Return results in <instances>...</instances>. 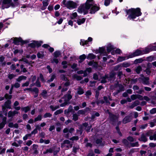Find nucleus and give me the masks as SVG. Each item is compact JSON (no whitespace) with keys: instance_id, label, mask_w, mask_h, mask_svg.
Listing matches in <instances>:
<instances>
[{"instance_id":"obj_48","label":"nucleus","mask_w":156,"mask_h":156,"mask_svg":"<svg viewBox=\"0 0 156 156\" xmlns=\"http://www.w3.org/2000/svg\"><path fill=\"white\" fill-rule=\"evenodd\" d=\"M137 94H133L131 96V98L132 100H134L137 98Z\"/></svg>"},{"instance_id":"obj_56","label":"nucleus","mask_w":156,"mask_h":156,"mask_svg":"<svg viewBox=\"0 0 156 156\" xmlns=\"http://www.w3.org/2000/svg\"><path fill=\"white\" fill-rule=\"evenodd\" d=\"M29 46L32 48H34L36 47L35 41H33V42L30 43L29 44Z\"/></svg>"},{"instance_id":"obj_44","label":"nucleus","mask_w":156,"mask_h":156,"mask_svg":"<svg viewBox=\"0 0 156 156\" xmlns=\"http://www.w3.org/2000/svg\"><path fill=\"white\" fill-rule=\"evenodd\" d=\"M35 83L37 87H41L40 82L39 81L38 79H37L36 83Z\"/></svg>"},{"instance_id":"obj_14","label":"nucleus","mask_w":156,"mask_h":156,"mask_svg":"<svg viewBox=\"0 0 156 156\" xmlns=\"http://www.w3.org/2000/svg\"><path fill=\"white\" fill-rule=\"evenodd\" d=\"M11 101L9 100L7 101L4 104V105L5 107H6V108L11 109Z\"/></svg>"},{"instance_id":"obj_35","label":"nucleus","mask_w":156,"mask_h":156,"mask_svg":"<svg viewBox=\"0 0 156 156\" xmlns=\"http://www.w3.org/2000/svg\"><path fill=\"white\" fill-rule=\"evenodd\" d=\"M143 61V59L141 58L136 59L134 61V63L135 64H137L138 63H141Z\"/></svg>"},{"instance_id":"obj_57","label":"nucleus","mask_w":156,"mask_h":156,"mask_svg":"<svg viewBox=\"0 0 156 156\" xmlns=\"http://www.w3.org/2000/svg\"><path fill=\"white\" fill-rule=\"evenodd\" d=\"M147 126V124H145L144 125H141L140 126V129H143L146 128Z\"/></svg>"},{"instance_id":"obj_25","label":"nucleus","mask_w":156,"mask_h":156,"mask_svg":"<svg viewBox=\"0 0 156 156\" xmlns=\"http://www.w3.org/2000/svg\"><path fill=\"white\" fill-rule=\"evenodd\" d=\"M95 57V56L93 54H89L87 57V58L88 59H92L94 58Z\"/></svg>"},{"instance_id":"obj_45","label":"nucleus","mask_w":156,"mask_h":156,"mask_svg":"<svg viewBox=\"0 0 156 156\" xmlns=\"http://www.w3.org/2000/svg\"><path fill=\"white\" fill-rule=\"evenodd\" d=\"M86 58V56L84 54H83L81 55H80L79 57L80 60H82L83 61Z\"/></svg>"},{"instance_id":"obj_58","label":"nucleus","mask_w":156,"mask_h":156,"mask_svg":"<svg viewBox=\"0 0 156 156\" xmlns=\"http://www.w3.org/2000/svg\"><path fill=\"white\" fill-rule=\"evenodd\" d=\"M105 102L103 100H98L96 101V103L98 105L99 104H102L104 103Z\"/></svg>"},{"instance_id":"obj_60","label":"nucleus","mask_w":156,"mask_h":156,"mask_svg":"<svg viewBox=\"0 0 156 156\" xmlns=\"http://www.w3.org/2000/svg\"><path fill=\"white\" fill-rule=\"evenodd\" d=\"M13 86L15 87L18 88L20 87V84L18 83H16L13 85Z\"/></svg>"},{"instance_id":"obj_32","label":"nucleus","mask_w":156,"mask_h":156,"mask_svg":"<svg viewBox=\"0 0 156 156\" xmlns=\"http://www.w3.org/2000/svg\"><path fill=\"white\" fill-rule=\"evenodd\" d=\"M55 77L56 76L55 74L51 75V76L50 79L48 80V82H51L52 81Z\"/></svg>"},{"instance_id":"obj_62","label":"nucleus","mask_w":156,"mask_h":156,"mask_svg":"<svg viewBox=\"0 0 156 156\" xmlns=\"http://www.w3.org/2000/svg\"><path fill=\"white\" fill-rule=\"evenodd\" d=\"M78 139V137L77 136H73L70 139V140H77Z\"/></svg>"},{"instance_id":"obj_61","label":"nucleus","mask_w":156,"mask_h":156,"mask_svg":"<svg viewBox=\"0 0 156 156\" xmlns=\"http://www.w3.org/2000/svg\"><path fill=\"white\" fill-rule=\"evenodd\" d=\"M31 136V134H27L25 136H24L23 137V140H27L28 138V136Z\"/></svg>"},{"instance_id":"obj_18","label":"nucleus","mask_w":156,"mask_h":156,"mask_svg":"<svg viewBox=\"0 0 156 156\" xmlns=\"http://www.w3.org/2000/svg\"><path fill=\"white\" fill-rule=\"evenodd\" d=\"M139 102L137 101H136L134 102L131 105L129 106V108L131 109L133 108L134 107L138 105Z\"/></svg>"},{"instance_id":"obj_37","label":"nucleus","mask_w":156,"mask_h":156,"mask_svg":"<svg viewBox=\"0 0 156 156\" xmlns=\"http://www.w3.org/2000/svg\"><path fill=\"white\" fill-rule=\"evenodd\" d=\"M149 139L151 140H156V134H154L153 135L150 136Z\"/></svg>"},{"instance_id":"obj_64","label":"nucleus","mask_w":156,"mask_h":156,"mask_svg":"<svg viewBox=\"0 0 156 156\" xmlns=\"http://www.w3.org/2000/svg\"><path fill=\"white\" fill-rule=\"evenodd\" d=\"M87 156H94V154L92 151H90Z\"/></svg>"},{"instance_id":"obj_38","label":"nucleus","mask_w":156,"mask_h":156,"mask_svg":"<svg viewBox=\"0 0 156 156\" xmlns=\"http://www.w3.org/2000/svg\"><path fill=\"white\" fill-rule=\"evenodd\" d=\"M142 68L140 66H139L136 67V72L138 74H139Z\"/></svg>"},{"instance_id":"obj_11","label":"nucleus","mask_w":156,"mask_h":156,"mask_svg":"<svg viewBox=\"0 0 156 156\" xmlns=\"http://www.w3.org/2000/svg\"><path fill=\"white\" fill-rule=\"evenodd\" d=\"M19 113L18 112L15 110L13 111H9L8 112V117H12L14 116L16 114Z\"/></svg>"},{"instance_id":"obj_23","label":"nucleus","mask_w":156,"mask_h":156,"mask_svg":"<svg viewBox=\"0 0 156 156\" xmlns=\"http://www.w3.org/2000/svg\"><path fill=\"white\" fill-rule=\"evenodd\" d=\"M85 20L86 19L84 18L81 19H79L77 20V23L78 25H80L83 23L85 22Z\"/></svg>"},{"instance_id":"obj_17","label":"nucleus","mask_w":156,"mask_h":156,"mask_svg":"<svg viewBox=\"0 0 156 156\" xmlns=\"http://www.w3.org/2000/svg\"><path fill=\"white\" fill-rule=\"evenodd\" d=\"M109 114L110 119V120L112 121H115L118 118L115 115L110 113H109Z\"/></svg>"},{"instance_id":"obj_2","label":"nucleus","mask_w":156,"mask_h":156,"mask_svg":"<svg viewBox=\"0 0 156 156\" xmlns=\"http://www.w3.org/2000/svg\"><path fill=\"white\" fill-rule=\"evenodd\" d=\"M127 13L129 14L128 17L130 19L135 18L136 16H139L141 14L140 9L137 8L136 9L131 8L129 9L127 12Z\"/></svg>"},{"instance_id":"obj_43","label":"nucleus","mask_w":156,"mask_h":156,"mask_svg":"<svg viewBox=\"0 0 156 156\" xmlns=\"http://www.w3.org/2000/svg\"><path fill=\"white\" fill-rule=\"evenodd\" d=\"M36 46L39 47L41 46V44L42 43V41L38 42L37 41H35Z\"/></svg>"},{"instance_id":"obj_13","label":"nucleus","mask_w":156,"mask_h":156,"mask_svg":"<svg viewBox=\"0 0 156 156\" xmlns=\"http://www.w3.org/2000/svg\"><path fill=\"white\" fill-rule=\"evenodd\" d=\"M90 110V108H86L85 109L81 110L78 111L77 112L78 115H83L86 112Z\"/></svg>"},{"instance_id":"obj_63","label":"nucleus","mask_w":156,"mask_h":156,"mask_svg":"<svg viewBox=\"0 0 156 156\" xmlns=\"http://www.w3.org/2000/svg\"><path fill=\"white\" fill-rule=\"evenodd\" d=\"M137 98L139 99L140 100H143V97L141 95H140L137 94Z\"/></svg>"},{"instance_id":"obj_49","label":"nucleus","mask_w":156,"mask_h":156,"mask_svg":"<svg viewBox=\"0 0 156 156\" xmlns=\"http://www.w3.org/2000/svg\"><path fill=\"white\" fill-rule=\"evenodd\" d=\"M111 0H105L104 4L105 6H108L110 3Z\"/></svg>"},{"instance_id":"obj_21","label":"nucleus","mask_w":156,"mask_h":156,"mask_svg":"<svg viewBox=\"0 0 156 156\" xmlns=\"http://www.w3.org/2000/svg\"><path fill=\"white\" fill-rule=\"evenodd\" d=\"M41 95L44 98H46L48 96L47 92L45 90H43L41 94Z\"/></svg>"},{"instance_id":"obj_41","label":"nucleus","mask_w":156,"mask_h":156,"mask_svg":"<svg viewBox=\"0 0 156 156\" xmlns=\"http://www.w3.org/2000/svg\"><path fill=\"white\" fill-rule=\"evenodd\" d=\"M37 56L38 58H42L44 56V55L42 53L38 52L37 54Z\"/></svg>"},{"instance_id":"obj_30","label":"nucleus","mask_w":156,"mask_h":156,"mask_svg":"<svg viewBox=\"0 0 156 156\" xmlns=\"http://www.w3.org/2000/svg\"><path fill=\"white\" fill-rule=\"evenodd\" d=\"M59 108V106H54L53 105H51L50 106V108L51 109L52 111H54L56 109L58 108Z\"/></svg>"},{"instance_id":"obj_3","label":"nucleus","mask_w":156,"mask_h":156,"mask_svg":"<svg viewBox=\"0 0 156 156\" xmlns=\"http://www.w3.org/2000/svg\"><path fill=\"white\" fill-rule=\"evenodd\" d=\"M62 3L67 8L70 9L76 8L78 6L76 2L72 1H66V0H63Z\"/></svg>"},{"instance_id":"obj_50","label":"nucleus","mask_w":156,"mask_h":156,"mask_svg":"<svg viewBox=\"0 0 156 156\" xmlns=\"http://www.w3.org/2000/svg\"><path fill=\"white\" fill-rule=\"evenodd\" d=\"M105 100V102L106 103L107 105H109L110 104L108 100V98L106 96H104L103 98Z\"/></svg>"},{"instance_id":"obj_47","label":"nucleus","mask_w":156,"mask_h":156,"mask_svg":"<svg viewBox=\"0 0 156 156\" xmlns=\"http://www.w3.org/2000/svg\"><path fill=\"white\" fill-rule=\"evenodd\" d=\"M32 91L34 92L35 93V94L38 93H39L38 89L36 87H35L33 89H32Z\"/></svg>"},{"instance_id":"obj_1","label":"nucleus","mask_w":156,"mask_h":156,"mask_svg":"<svg viewBox=\"0 0 156 156\" xmlns=\"http://www.w3.org/2000/svg\"><path fill=\"white\" fill-rule=\"evenodd\" d=\"M99 9V7L94 4L93 0H87L85 3L79 7L77 11L80 13L86 14L88 12L89 9L90 13L94 14Z\"/></svg>"},{"instance_id":"obj_42","label":"nucleus","mask_w":156,"mask_h":156,"mask_svg":"<svg viewBox=\"0 0 156 156\" xmlns=\"http://www.w3.org/2000/svg\"><path fill=\"white\" fill-rule=\"evenodd\" d=\"M63 112V110L61 109L57 110L54 113V114L55 115H57L58 114H60Z\"/></svg>"},{"instance_id":"obj_36","label":"nucleus","mask_w":156,"mask_h":156,"mask_svg":"<svg viewBox=\"0 0 156 156\" xmlns=\"http://www.w3.org/2000/svg\"><path fill=\"white\" fill-rule=\"evenodd\" d=\"M130 145L132 147H137L139 146V144H138V142H136L135 143H131Z\"/></svg>"},{"instance_id":"obj_19","label":"nucleus","mask_w":156,"mask_h":156,"mask_svg":"<svg viewBox=\"0 0 156 156\" xmlns=\"http://www.w3.org/2000/svg\"><path fill=\"white\" fill-rule=\"evenodd\" d=\"M77 93L80 95L83 94L84 93L83 89L80 87H79L77 89Z\"/></svg>"},{"instance_id":"obj_22","label":"nucleus","mask_w":156,"mask_h":156,"mask_svg":"<svg viewBox=\"0 0 156 156\" xmlns=\"http://www.w3.org/2000/svg\"><path fill=\"white\" fill-rule=\"evenodd\" d=\"M142 81L143 84H148L149 78L148 77H144L142 78Z\"/></svg>"},{"instance_id":"obj_54","label":"nucleus","mask_w":156,"mask_h":156,"mask_svg":"<svg viewBox=\"0 0 156 156\" xmlns=\"http://www.w3.org/2000/svg\"><path fill=\"white\" fill-rule=\"evenodd\" d=\"M15 76L14 75L12 74H10L8 75V77L9 79L11 80Z\"/></svg>"},{"instance_id":"obj_29","label":"nucleus","mask_w":156,"mask_h":156,"mask_svg":"<svg viewBox=\"0 0 156 156\" xmlns=\"http://www.w3.org/2000/svg\"><path fill=\"white\" fill-rule=\"evenodd\" d=\"M42 118L41 115H39L34 119V121L37 122L39 121H41L42 119Z\"/></svg>"},{"instance_id":"obj_24","label":"nucleus","mask_w":156,"mask_h":156,"mask_svg":"<svg viewBox=\"0 0 156 156\" xmlns=\"http://www.w3.org/2000/svg\"><path fill=\"white\" fill-rule=\"evenodd\" d=\"M88 124L86 122L83 123L82 125L80 126V128L81 130H82L86 129V128L88 126Z\"/></svg>"},{"instance_id":"obj_28","label":"nucleus","mask_w":156,"mask_h":156,"mask_svg":"<svg viewBox=\"0 0 156 156\" xmlns=\"http://www.w3.org/2000/svg\"><path fill=\"white\" fill-rule=\"evenodd\" d=\"M78 115L76 113L73 114V119L75 121L77 120L78 119Z\"/></svg>"},{"instance_id":"obj_9","label":"nucleus","mask_w":156,"mask_h":156,"mask_svg":"<svg viewBox=\"0 0 156 156\" xmlns=\"http://www.w3.org/2000/svg\"><path fill=\"white\" fill-rule=\"evenodd\" d=\"M132 119V117L130 116H126L123 119L122 122L124 124H126L130 122Z\"/></svg>"},{"instance_id":"obj_53","label":"nucleus","mask_w":156,"mask_h":156,"mask_svg":"<svg viewBox=\"0 0 156 156\" xmlns=\"http://www.w3.org/2000/svg\"><path fill=\"white\" fill-rule=\"evenodd\" d=\"M5 98L6 99H11L12 98V95H9L8 94H6L4 96Z\"/></svg>"},{"instance_id":"obj_27","label":"nucleus","mask_w":156,"mask_h":156,"mask_svg":"<svg viewBox=\"0 0 156 156\" xmlns=\"http://www.w3.org/2000/svg\"><path fill=\"white\" fill-rule=\"evenodd\" d=\"M30 110V108L28 107H25L21 108V110L22 111H24L25 113L27 112Z\"/></svg>"},{"instance_id":"obj_12","label":"nucleus","mask_w":156,"mask_h":156,"mask_svg":"<svg viewBox=\"0 0 156 156\" xmlns=\"http://www.w3.org/2000/svg\"><path fill=\"white\" fill-rule=\"evenodd\" d=\"M20 42H21L22 44L26 43L25 41H23L21 38H15L14 39V43L16 44H18Z\"/></svg>"},{"instance_id":"obj_55","label":"nucleus","mask_w":156,"mask_h":156,"mask_svg":"<svg viewBox=\"0 0 156 156\" xmlns=\"http://www.w3.org/2000/svg\"><path fill=\"white\" fill-rule=\"evenodd\" d=\"M130 66V64L128 63H123L122 64V66L124 67H127Z\"/></svg>"},{"instance_id":"obj_26","label":"nucleus","mask_w":156,"mask_h":156,"mask_svg":"<svg viewBox=\"0 0 156 156\" xmlns=\"http://www.w3.org/2000/svg\"><path fill=\"white\" fill-rule=\"evenodd\" d=\"M77 16V13L76 12H74L71 14L70 18L72 19H73L75 18Z\"/></svg>"},{"instance_id":"obj_33","label":"nucleus","mask_w":156,"mask_h":156,"mask_svg":"<svg viewBox=\"0 0 156 156\" xmlns=\"http://www.w3.org/2000/svg\"><path fill=\"white\" fill-rule=\"evenodd\" d=\"M48 0H43L42 3L44 7H46L48 5Z\"/></svg>"},{"instance_id":"obj_10","label":"nucleus","mask_w":156,"mask_h":156,"mask_svg":"<svg viewBox=\"0 0 156 156\" xmlns=\"http://www.w3.org/2000/svg\"><path fill=\"white\" fill-rule=\"evenodd\" d=\"M153 50H156V47H153L151 49L148 48H146L144 50L142 51V54H143L147 53Z\"/></svg>"},{"instance_id":"obj_7","label":"nucleus","mask_w":156,"mask_h":156,"mask_svg":"<svg viewBox=\"0 0 156 156\" xmlns=\"http://www.w3.org/2000/svg\"><path fill=\"white\" fill-rule=\"evenodd\" d=\"M146 135H145L144 134H141L140 138H139L138 140L140 141H142L144 142H146L147 140V139L146 137V136H148L149 133H147Z\"/></svg>"},{"instance_id":"obj_40","label":"nucleus","mask_w":156,"mask_h":156,"mask_svg":"<svg viewBox=\"0 0 156 156\" xmlns=\"http://www.w3.org/2000/svg\"><path fill=\"white\" fill-rule=\"evenodd\" d=\"M54 58H56L59 57L60 55L59 51H56L54 53Z\"/></svg>"},{"instance_id":"obj_4","label":"nucleus","mask_w":156,"mask_h":156,"mask_svg":"<svg viewBox=\"0 0 156 156\" xmlns=\"http://www.w3.org/2000/svg\"><path fill=\"white\" fill-rule=\"evenodd\" d=\"M115 75L114 73H110L109 75H106L103 76L101 78V82L105 83L112 80Z\"/></svg>"},{"instance_id":"obj_31","label":"nucleus","mask_w":156,"mask_h":156,"mask_svg":"<svg viewBox=\"0 0 156 156\" xmlns=\"http://www.w3.org/2000/svg\"><path fill=\"white\" fill-rule=\"evenodd\" d=\"M20 61H23L24 62H25L27 63L29 65L32 64L31 63V62H29L28 61V60L26 58H22L21 60H19L20 62Z\"/></svg>"},{"instance_id":"obj_39","label":"nucleus","mask_w":156,"mask_h":156,"mask_svg":"<svg viewBox=\"0 0 156 156\" xmlns=\"http://www.w3.org/2000/svg\"><path fill=\"white\" fill-rule=\"evenodd\" d=\"M52 115L49 113H46L44 115V118L50 117Z\"/></svg>"},{"instance_id":"obj_51","label":"nucleus","mask_w":156,"mask_h":156,"mask_svg":"<svg viewBox=\"0 0 156 156\" xmlns=\"http://www.w3.org/2000/svg\"><path fill=\"white\" fill-rule=\"evenodd\" d=\"M127 139L128 140H129L130 142H132L134 141V138L133 137L131 136L128 137H127Z\"/></svg>"},{"instance_id":"obj_15","label":"nucleus","mask_w":156,"mask_h":156,"mask_svg":"<svg viewBox=\"0 0 156 156\" xmlns=\"http://www.w3.org/2000/svg\"><path fill=\"white\" fill-rule=\"evenodd\" d=\"M63 98H64V100L69 102L72 98V96L70 94H68L65 95Z\"/></svg>"},{"instance_id":"obj_8","label":"nucleus","mask_w":156,"mask_h":156,"mask_svg":"<svg viewBox=\"0 0 156 156\" xmlns=\"http://www.w3.org/2000/svg\"><path fill=\"white\" fill-rule=\"evenodd\" d=\"M92 38L91 37H89L87 40H81L80 44L82 45H87L88 44V42H91L92 41Z\"/></svg>"},{"instance_id":"obj_52","label":"nucleus","mask_w":156,"mask_h":156,"mask_svg":"<svg viewBox=\"0 0 156 156\" xmlns=\"http://www.w3.org/2000/svg\"><path fill=\"white\" fill-rule=\"evenodd\" d=\"M150 112L151 114L155 113H156V108H153L150 110Z\"/></svg>"},{"instance_id":"obj_46","label":"nucleus","mask_w":156,"mask_h":156,"mask_svg":"<svg viewBox=\"0 0 156 156\" xmlns=\"http://www.w3.org/2000/svg\"><path fill=\"white\" fill-rule=\"evenodd\" d=\"M65 100L64 102L60 104V106L61 107L65 106L66 105H67L68 104V102H69L68 101H67L66 100Z\"/></svg>"},{"instance_id":"obj_6","label":"nucleus","mask_w":156,"mask_h":156,"mask_svg":"<svg viewBox=\"0 0 156 156\" xmlns=\"http://www.w3.org/2000/svg\"><path fill=\"white\" fill-rule=\"evenodd\" d=\"M142 51L139 49H137L133 54L129 55V57L132 58L134 57L142 55Z\"/></svg>"},{"instance_id":"obj_5","label":"nucleus","mask_w":156,"mask_h":156,"mask_svg":"<svg viewBox=\"0 0 156 156\" xmlns=\"http://www.w3.org/2000/svg\"><path fill=\"white\" fill-rule=\"evenodd\" d=\"M11 6H13L12 0H3L2 5V9L8 8Z\"/></svg>"},{"instance_id":"obj_20","label":"nucleus","mask_w":156,"mask_h":156,"mask_svg":"<svg viewBox=\"0 0 156 156\" xmlns=\"http://www.w3.org/2000/svg\"><path fill=\"white\" fill-rule=\"evenodd\" d=\"M114 48L113 46L111 45L110 44H109L107 47V50L108 52H109L111 51Z\"/></svg>"},{"instance_id":"obj_59","label":"nucleus","mask_w":156,"mask_h":156,"mask_svg":"<svg viewBox=\"0 0 156 156\" xmlns=\"http://www.w3.org/2000/svg\"><path fill=\"white\" fill-rule=\"evenodd\" d=\"M75 78L77 80H80L82 79V77L81 76L76 75L75 76Z\"/></svg>"},{"instance_id":"obj_34","label":"nucleus","mask_w":156,"mask_h":156,"mask_svg":"<svg viewBox=\"0 0 156 156\" xmlns=\"http://www.w3.org/2000/svg\"><path fill=\"white\" fill-rule=\"evenodd\" d=\"M53 151V149L52 148H50L48 149H47L45 151L43 152L44 154H45L48 153H51Z\"/></svg>"},{"instance_id":"obj_16","label":"nucleus","mask_w":156,"mask_h":156,"mask_svg":"<svg viewBox=\"0 0 156 156\" xmlns=\"http://www.w3.org/2000/svg\"><path fill=\"white\" fill-rule=\"evenodd\" d=\"M129 58H130V57H129V55L128 56L124 57L119 56L118 58V61L119 62H120L123 61L125 60L126 59H128Z\"/></svg>"}]
</instances>
